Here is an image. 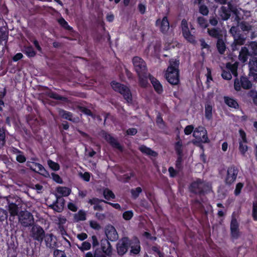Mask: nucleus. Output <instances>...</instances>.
<instances>
[{"label":"nucleus","mask_w":257,"mask_h":257,"mask_svg":"<svg viewBox=\"0 0 257 257\" xmlns=\"http://www.w3.org/2000/svg\"><path fill=\"white\" fill-rule=\"evenodd\" d=\"M217 51L220 54H223L226 50V45L223 41L222 38L218 39L216 43Z\"/></svg>","instance_id":"72a5a7b5"},{"label":"nucleus","mask_w":257,"mask_h":257,"mask_svg":"<svg viewBox=\"0 0 257 257\" xmlns=\"http://www.w3.org/2000/svg\"><path fill=\"white\" fill-rule=\"evenodd\" d=\"M77 247L81 251H84L85 250H89L91 248V243L87 241H84L82 243L81 245H77Z\"/></svg>","instance_id":"09e8293b"},{"label":"nucleus","mask_w":257,"mask_h":257,"mask_svg":"<svg viewBox=\"0 0 257 257\" xmlns=\"http://www.w3.org/2000/svg\"><path fill=\"white\" fill-rule=\"evenodd\" d=\"M26 120L28 124L31 126L32 129H33V125H37L39 121L36 116L33 114H28L26 116Z\"/></svg>","instance_id":"473e14b6"},{"label":"nucleus","mask_w":257,"mask_h":257,"mask_svg":"<svg viewBox=\"0 0 257 257\" xmlns=\"http://www.w3.org/2000/svg\"><path fill=\"white\" fill-rule=\"evenodd\" d=\"M213 107L210 102H207L205 104V117L208 120L212 119Z\"/></svg>","instance_id":"c756f323"},{"label":"nucleus","mask_w":257,"mask_h":257,"mask_svg":"<svg viewBox=\"0 0 257 257\" xmlns=\"http://www.w3.org/2000/svg\"><path fill=\"white\" fill-rule=\"evenodd\" d=\"M182 156H178L177 160L175 163L176 168L179 171H181L183 169L182 165Z\"/></svg>","instance_id":"5fc2aeb1"},{"label":"nucleus","mask_w":257,"mask_h":257,"mask_svg":"<svg viewBox=\"0 0 257 257\" xmlns=\"http://www.w3.org/2000/svg\"><path fill=\"white\" fill-rule=\"evenodd\" d=\"M193 136L195 140H193L192 143L197 146H201L202 143H208L210 141L206 130L202 126H199L195 128Z\"/></svg>","instance_id":"7ed1b4c3"},{"label":"nucleus","mask_w":257,"mask_h":257,"mask_svg":"<svg viewBox=\"0 0 257 257\" xmlns=\"http://www.w3.org/2000/svg\"><path fill=\"white\" fill-rule=\"evenodd\" d=\"M101 202H104V203H107V201L103 200L100 199L96 197H93L91 199H90L88 201V203L90 204L91 205H93V209L94 210H97L99 211H101L103 210V208L100 204V203Z\"/></svg>","instance_id":"4be33fe9"},{"label":"nucleus","mask_w":257,"mask_h":257,"mask_svg":"<svg viewBox=\"0 0 257 257\" xmlns=\"http://www.w3.org/2000/svg\"><path fill=\"white\" fill-rule=\"evenodd\" d=\"M252 87V83L246 76H241L240 79L236 78L234 81V88L239 91L242 88L244 89H249Z\"/></svg>","instance_id":"f8f14e48"},{"label":"nucleus","mask_w":257,"mask_h":257,"mask_svg":"<svg viewBox=\"0 0 257 257\" xmlns=\"http://www.w3.org/2000/svg\"><path fill=\"white\" fill-rule=\"evenodd\" d=\"M240 27L243 32H249L252 29L251 25L245 21H242L240 23Z\"/></svg>","instance_id":"8fccbe9b"},{"label":"nucleus","mask_w":257,"mask_h":257,"mask_svg":"<svg viewBox=\"0 0 257 257\" xmlns=\"http://www.w3.org/2000/svg\"><path fill=\"white\" fill-rule=\"evenodd\" d=\"M106 238L111 241H115L118 238V234L115 227L112 225H107L104 229Z\"/></svg>","instance_id":"dca6fc26"},{"label":"nucleus","mask_w":257,"mask_h":257,"mask_svg":"<svg viewBox=\"0 0 257 257\" xmlns=\"http://www.w3.org/2000/svg\"><path fill=\"white\" fill-rule=\"evenodd\" d=\"M252 56L246 46L242 47L238 55V59L242 63L246 62L248 57Z\"/></svg>","instance_id":"5701e85b"},{"label":"nucleus","mask_w":257,"mask_h":257,"mask_svg":"<svg viewBox=\"0 0 257 257\" xmlns=\"http://www.w3.org/2000/svg\"><path fill=\"white\" fill-rule=\"evenodd\" d=\"M109 239L104 238L100 240L101 251L103 253L108 256L111 255L112 253V246L109 241Z\"/></svg>","instance_id":"aec40b11"},{"label":"nucleus","mask_w":257,"mask_h":257,"mask_svg":"<svg viewBox=\"0 0 257 257\" xmlns=\"http://www.w3.org/2000/svg\"><path fill=\"white\" fill-rule=\"evenodd\" d=\"M9 208L11 217H13V219H14L15 216L16 215V205L14 203L10 204L9 205Z\"/></svg>","instance_id":"6e6d98bb"},{"label":"nucleus","mask_w":257,"mask_h":257,"mask_svg":"<svg viewBox=\"0 0 257 257\" xmlns=\"http://www.w3.org/2000/svg\"><path fill=\"white\" fill-rule=\"evenodd\" d=\"M153 253H156L159 257H165V253L160 250V246L158 245H153L151 248Z\"/></svg>","instance_id":"a18cd8bd"},{"label":"nucleus","mask_w":257,"mask_h":257,"mask_svg":"<svg viewBox=\"0 0 257 257\" xmlns=\"http://www.w3.org/2000/svg\"><path fill=\"white\" fill-rule=\"evenodd\" d=\"M54 257H66L64 251L56 249L54 251Z\"/></svg>","instance_id":"774afa93"},{"label":"nucleus","mask_w":257,"mask_h":257,"mask_svg":"<svg viewBox=\"0 0 257 257\" xmlns=\"http://www.w3.org/2000/svg\"><path fill=\"white\" fill-rule=\"evenodd\" d=\"M230 229L231 237L233 239H238L240 236L239 223L236 218L233 215L230 222Z\"/></svg>","instance_id":"2eb2a0df"},{"label":"nucleus","mask_w":257,"mask_h":257,"mask_svg":"<svg viewBox=\"0 0 257 257\" xmlns=\"http://www.w3.org/2000/svg\"><path fill=\"white\" fill-rule=\"evenodd\" d=\"M199 12L203 16H207L209 13V10L206 6L203 4L199 7Z\"/></svg>","instance_id":"4d7b16f0"},{"label":"nucleus","mask_w":257,"mask_h":257,"mask_svg":"<svg viewBox=\"0 0 257 257\" xmlns=\"http://www.w3.org/2000/svg\"><path fill=\"white\" fill-rule=\"evenodd\" d=\"M243 186L244 184L242 182H239L236 184L235 188L234 191V194L235 196H237L240 195Z\"/></svg>","instance_id":"3c124183"},{"label":"nucleus","mask_w":257,"mask_h":257,"mask_svg":"<svg viewBox=\"0 0 257 257\" xmlns=\"http://www.w3.org/2000/svg\"><path fill=\"white\" fill-rule=\"evenodd\" d=\"M192 256L193 257H210L203 247H198L195 254L193 252L192 253Z\"/></svg>","instance_id":"58836bf2"},{"label":"nucleus","mask_w":257,"mask_h":257,"mask_svg":"<svg viewBox=\"0 0 257 257\" xmlns=\"http://www.w3.org/2000/svg\"><path fill=\"white\" fill-rule=\"evenodd\" d=\"M48 164L50 168L54 171H58L60 169V166L57 163L52 160H49Z\"/></svg>","instance_id":"13d9d810"},{"label":"nucleus","mask_w":257,"mask_h":257,"mask_svg":"<svg viewBox=\"0 0 257 257\" xmlns=\"http://www.w3.org/2000/svg\"><path fill=\"white\" fill-rule=\"evenodd\" d=\"M229 32L232 35L233 38L234 37V36H238L239 35L241 34L238 29L235 26L231 27L229 30Z\"/></svg>","instance_id":"0e129e2a"},{"label":"nucleus","mask_w":257,"mask_h":257,"mask_svg":"<svg viewBox=\"0 0 257 257\" xmlns=\"http://www.w3.org/2000/svg\"><path fill=\"white\" fill-rule=\"evenodd\" d=\"M149 79L155 92L158 94H161L164 91L163 85L160 82L151 74L148 75Z\"/></svg>","instance_id":"6ab92c4d"},{"label":"nucleus","mask_w":257,"mask_h":257,"mask_svg":"<svg viewBox=\"0 0 257 257\" xmlns=\"http://www.w3.org/2000/svg\"><path fill=\"white\" fill-rule=\"evenodd\" d=\"M222 77L225 80H230L232 78V74L227 70H223L221 74Z\"/></svg>","instance_id":"052dcab7"},{"label":"nucleus","mask_w":257,"mask_h":257,"mask_svg":"<svg viewBox=\"0 0 257 257\" xmlns=\"http://www.w3.org/2000/svg\"><path fill=\"white\" fill-rule=\"evenodd\" d=\"M74 218L76 221H84L86 219V215L85 212L82 210H80L77 213L74 214Z\"/></svg>","instance_id":"a19ab883"},{"label":"nucleus","mask_w":257,"mask_h":257,"mask_svg":"<svg viewBox=\"0 0 257 257\" xmlns=\"http://www.w3.org/2000/svg\"><path fill=\"white\" fill-rule=\"evenodd\" d=\"M103 196L107 200H109L110 199H114L115 196L113 192L108 188H106L103 190Z\"/></svg>","instance_id":"37998d69"},{"label":"nucleus","mask_w":257,"mask_h":257,"mask_svg":"<svg viewBox=\"0 0 257 257\" xmlns=\"http://www.w3.org/2000/svg\"><path fill=\"white\" fill-rule=\"evenodd\" d=\"M33 165L34 166V169L33 170V171L37 172L44 176H46V175L48 174V172L42 165L38 163H36V164H33Z\"/></svg>","instance_id":"2f4dec72"},{"label":"nucleus","mask_w":257,"mask_h":257,"mask_svg":"<svg viewBox=\"0 0 257 257\" xmlns=\"http://www.w3.org/2000/svg\"><path fill=\"white\" fill-rule=\"evenodd\" d=\"M131 239L127 236H124L118 240L116 245V251L119 256L125 254L130 248Z\"/></svg>","instance_id":"1a4fd4ad"},{"label":"nucleus","mask_w":257,"mask_h":257,"mask_svg":"<svg viewBox=\"0 0 257 257\" xmlns=\"http://www.w3.org/2000/svg\"><path fill=\"white\" fill-rule=\"evenodd\" d=\"M139 150L146 155L156 157L158 153L155 151L152 150L150 148L147 147L145 145H142L139 147Z\"/></svg>","instance_id":"a878e982"},{"label":"nucleus","mask_w":257,"mask_h":257,"mask_svg":"<svg viewBox=\"0 0 257 257\" xmlns=\"http://www.w3.org/2000/svg\"><path fill=\"white\" fill-rule=\"evenodd\" d=\"M248 67L249 69V75H252L255 79V74L254 72H257V58L253 57L250 59L248 63Z\"/></svg>","instance_id":"b1692460"},{"label":"nucleus","mask_w":257,"mask_h":257,"mask_svg":"<svg viewBox=\"0 0 257 257\" xmlns=\"http://www.w3.org/2000/svg\"><path fill=\"white\" fill-rule=\"evenodd\" d=\"M208 35L214 38H216L217 40L222 37V35L221 33V31L218 28H211L208 29L207 30Z\"/></svg>","instance_id":"7c9ffc66"},{"label":"nucleus","mask_w":257,"mask_h":257,"mask_svg":"<svg viewBox=\"0 0 257 257\" xmlns=\"http://www.w3.org/2000/svg\"><path fill=\"white\" fill-rule=\"evenodd\" d=\"M174 149L178 156L183 155L182 141H177L174 144Z\"/></svg>","instance_id":"79ce46f5"},{"label":"nucleus","mask_w":257,"mask_h":257,"mask_svg":"<svg viewBox=\"0 0 257 257\" xmlns=\"http://www.w3.org/2000/svg\"><path fill=\"white\" fill-rule=\"evenodd\" d=\"M252 217L254 221H257V200L252 203Z\"/></svg>","instance_id":"603ef678"},{"label":"nucleus","mask_w":257,"mask_h":257,"mask_svg":"<svg viewBox=\"0 0 257 257\" xmlns=\"http://www.w3.org/2000/svg\"><path fill=\"white\" fill-rule=\"evenodd\" d=\"M182 34L184 38L188 42L192 44L196 43V37L192 35L189 29L187 21L183 19L181 23Z\"/></svg>","instance_id":"9b49d317"},{"label":"nucleus","mask_w":257,"mask_h":257,"mask_svg":"<svg viewBox=\"0 0 257 257\" xmlns=\"http://www.w3.org/2000/svg\"><path fill=\"white\" fill-rule=\"evenodd\" d=\"M238 64L237 62H235L233 64H231L230 62H228L226 64V69L230 71L231 74L234 76H237V68Z\"/></svg>","instance_id":"c85d7f7f"},{"label":"nucleus","mask_w":257,"mask_h":257,"mask_svg":"<svg viewBox=\"0 0 257 257\" xmlns=\"http://www.w3.org/2000/svg\"><path fill=\"white\" fill-rule=\"evenodd\" d=\"M130 254L131 255H137L140 253L141 249V243L139 238L135 236L131 239L130 241Z\"/></svg>","instance_id":"a211bd4d"},{"label":"nucleus","mask_w":257,"mask_h":257,"mask_svg":"<svg viewBox=\"0 0 257 257\" xmlns=\"http://www.w3.org/2000/svg\"><path fill=\"white\" fill-rule=\"evenodd\" d=\"M132 61L135 70L138 76L147 75V65L142 58L138 56H135L133 58Z\"/></svg>","instance_id":"6e6552de"},{"label":"nucleus","mask_w":257,"mask_h":257,"mask_svg":"<svg viewBox=\"0 0 257 257\" xmlns=\"http://www.w3.org/2000/svg\"><path fill=\"white\" fill-rule=\"evenodd\" d=\"M59 114L60 116L63 118L72 121L73 122H76L75 118H73V113L71 112L66 111L64 109H60L59 111Z\"/></svg>","instance_id":"bb28decb"},{"label":"nucleus","mask_w":257,"mask_h":257,"mask_svg":"<svg viewBox=\"0 0 257 257\" xmlns=\"http://www.w3.org/2000/svg\"><path fill=\"white\" fill-rule=\"evenodd\" d=\"M139 78V84L140 85L143 87H147L148 85V80H147V77L146 76V75H145L144 76L141 75L138 76Z\"/></svg>","instance_id":"864d4df0"},{"label":"nucleus","mask_w":257,"mask_h":257,"mask_svg":"<svg viewBox=\"0 0 257 257\" xmlns=\"http://www.w3.org/2000/svg\"><path fill=\"white\" fill-rule=\"evenodd\" d=\"M189 189L192 193L202 196L204 195L209 190V186L203 180L197 178L190 184Z\"/></svg>","instance_id":"f03ea898"},{"label":"nucleus","mask_w":257,"mask_h":257,"mask_svg":"<svg viewBox=\"0 0 257 257\" xmlns=\"http://www.w3.org/2000/svg\"><path fill=\"white\" fill-rule=\"evenodd\" d=\"M78 109L80 112L83 113L84 114L87 115V116H89L91 117L93 116V112L91 111L90 109H89V108H87L85 106L79 105L78 106Z\"/></svg>","instance_id":"de8ad7c7"},{"label":"nucleus","mask_w":257,"mask_h":257,"mask_svg":"<svg viewBox=\"0 0 257 257\" xmlns=\"http://www.w3.org/2000/svg\"><path fill=\"white\" fill-rule=\"evenodd\" d=\"M51 177L52 179L57 183L62 184L63 183V180L60 176L55 173H51Z\"/></svg>","instance_id":"69168bd1"},{"label":"nucleus","mask_w":257,"mask_h":257,"mask_svg":"<svg viewBox=\"0 0 257 257\" xmlns=\"http://www.w3.org/2000/svg\"><path fill=\"white\" fill-rule=\"evenodd\" d=\"M228 8L225 6H222L220 8L222 20L226 21L229 19L230 17V12L235 13L236 10H233V6L230 3L228 4Z\"/></svg>","instance_id":"412c9836"},{"label":"nucleus","mask_w":257,"mask_h":257,"mask_svg":"<svg viewBox=\"0 0 257 257\" xmlns=\"http://www.w3.org/2000/svg\"><path fill=\"white\" fill-rule=\"evenodd\" d=\"M106 254L103 253L99 248H96L94 252L89 251L85 254V257H106Z\"/></svg>","instance_id":"f704fd0d"},{"label":"nucleus","mask_w":257,"mask_h":257,"mask_svg":"<svg viewBox=\"0 0 257 257\" xmlns=\"http://www.w3.org/2000/svg\"><path fill=\"white\" fill-rule=\"evenodd\" d=\"M89 225L91 228L96 230H99L101 229L100 225L95 220H90Z\"/></svg>","instance_id":"680f3d73"},{"label":"nucleus","mask_w":257,"mask_h":257,"mask_svg":"<svg viewBox=\"0 0 257 257\" xmlns=\"http://www.w3.org/2000/svg\"><path fill=\"white\" fill-rule=\"evenodd\" d=\"M102 137L113 148L116 149L121 152L123 151V147L119 144L117 140L111 136L110 134L103 131Z\"/></svg>","instance_id":"ddd939ff"},{"label":"nucleus","mask_w":257,"mask_h":257,"mask_svg":"<svg viewBox=\"0 0 257 257\" xmlns=\"http://www.w3.org/2000/svg\"><path fill=\"white\" fill-rule=\"evenodd\" d=\"M194 127L193 125H188L184 128V134L186 135H190L194 132Z\"/></svg>","instance_id":"338daca9"},{"label":"nucleus","mask_w":257,"mask_h":257,"mask_svg":"<svg viewBox=\"0 0 257 257\" xmlns=\"http://www.w3.org/2000/svg\"><path fill=\"white\" fill-rule=\"evenodd\" d=\"M156 27H159L160 32L166 35L168 33L170 28V23L167 16H165L162 20L158 19L155 23Z\"/></svg>","instance_id":"4468645a"},{"label":"nucleus","mask_w":257,"mask_h":257,"mask_svg":"<svg viewBox=\"0 0 257 257\" xmlns=\"http://www.w3.org/2000/svg\"><path fill=\"white\" fill-rule=\"evenodd\" d=\"M246 41V38L242 34L238 36H234L233 42L231 45V48L232 51L239 50L240 46L243 45Z\"/></svg>","instance_id":"f3484780"},{"label":"nucleus","mask_w":257,"mask_h":257,"mask_svg":"<svg viewBox=\"0 0 257 257\" xmlns=\"http://www.w3.org/2000/svg\"><path fill=\"white\" fill-rule=\"evenodd\" d=\"M239 168L234 164L230 165L226 168V175L224 177V182L227 186H231L236 181Z\"/></svg>","instance_id":"423d86ee"},{"label":"nucleus","mask_w":257,"mask_h":257,"mask_svg":"<svg viewBox=\"0 0 257 257\" xmlns=\"http://www.w3.org/2000/svg\"><path fill=\"white\" fill-rule=\"evenodd\" d=\"M30 236L34 240L41 243L45 237V232L41 226L34 224L30 230Z\"/></svg>","instance_id":"9d476101"},{"label":"nucleus","mask_w":257,"mask_h":257,"mask_svg":"<svg viewBox=\"0 0 257 257\" xmlns=\"http://www.w3.org/2000/svg\"><path fill=\"white\" fill-rule=\"evenodd\" d=\"M223 99L224 103L228 107L233 108L234 109H238L239 108V104L238 102L234 98L227 96H224Z\"/></svg>","instance_id":"393cba45"},{"label":"nucleus","mask_w":257,"mask_h":257,"mask_svg":"<svg viewBox=\"0 0 257 257\" xmlns=\"http://www.w3.org/2000/svg\"><path fill=\"white\" fill-rule=\"evenodd\" d=\"M133 215L134 213L132 210H128L123 213L122 217L125 220H129L133 217Z\"/></svg>","instance_id":"e2e57ef3"},{"label":"nucleus","mask_w":257,"mask_h":257,"mask_svg":"<svg viewBox=\"0 0 257 257\" xmlns=\"http://www.w3.org/2000/svg\"><path fill=\"white\" fill-rule=\"evenodd\" d=\"M56 191L58 194L61 195V196H68L70 195L71 190L67 187L59 186L56 188Z\"/></svg>","instance_id":"e433bc0d"},{"label":"nucleus","mask_w":257,"mask_h":257,"mask_svg":"<svg viewBox=\"0 0 257 257\" xmlns=\"http://www.w3.org/2000/svg\"><path fill=\"white\" fill-rule=\"evenodd\" d=\"M47 95L53 99H54L55 100H61V101H65L67 100V98L65 96H61L57 94L56 92L50 91L47 92Z\"/></svg>","instance_id":"ea45409f"},{"label":"nucleus","mask_w":257,"mask_h":257,"mask_svg":"<svg viewBox=\"0 0 257 257\" xmlns=\"http://www.w3.org/2000/svg\"><path fill=\"white\" fill-rule=\"evenodd\" d=\"M248 150V147L246 145H243L242 141H239V150L242 155H244Z\"/></svg>","instance_id":"bf43d9fd"},{"label":"nucleus","mask_w":257,"mask_h":257,"mask_svg":"<svg viewBox=\"0 0 257 257\" xmlns=\"http://www.w3.org/2000/svg\"><path fill=\"white\" fill-rule=\"evenodd\" d=\"M112 88L116 92L121 94L123 98L127 103L132 102V95L128 87L115 81H112L110 83Z\"/></svg>","instance_id":"20e7f679"},{"label":"nucleus","mask_w":257,"mask_h":257,"mask_svg":"<svg viewBox=\"0 0 257 257\" xmlns=\"http://www.w3.org/2000/svg\"><path fill=\"white\" fill-rule=\"evenodd\" d=\"M58 22L63 29L71 32H74L73 28L69 25L68 22L63 18H59L58 20Z\"/></svg>","instance_id":"4c0bfd02"},{"label":"nucleus","mask_w":257,"mask_h":257,"mask_svg":"<svg viewBox=\"0 0 257 257\" xmlns=\"http://www.w3.org/2000/svg\"><path fill=\"white\" fill-rule=\"evenodd\" d=\"M142 189L140 187H138L135 189H131V193L132 195V197L134 199H136L137 198L139 197L140 193H142Z\"/></svg>","instance_id":"49530a36"},{"label":"nucleus","mask_w":257,"mask_h":257,"mask_svg":"<svg viewBox=\"0 0 257 257\" xmlns=\"http://www.w3.org/2000/svg\"><path fill=\"white\" fill-rule=\"evenodd\" d=\"M56 200L55 201L56 203L57 204V207L58 208L57 210L58 212H61L63 208L65 205V200L61 196H58L56 195Z\"/></svg>","instance_id":"c9c22d12"},{"label":"nucleus","mask_w":257,"mask_h":257,"mask_svg":"<svg viewBox=\"0 0 257 257\" xmlns=\"http://www.w3.org/2000/svg\"><path fill=\"white\" fill-rule=\"evenodd\" d=\"M112 88L116 92L121 94L123 98L127 103L132 102V95L128 87L115 81H112L110 83Z\"/></svg>","instance_id":"39448f33"},{"label":"nucleus","mask_w":257,"mask_h":257,"mask_svg":"<svg viewBox=\"0 0 257 257\" xmlns=\"http://www.w3.org/2000/svg\"><path fill=\"white\" fill-rule=\"evenodd\" d=\"M18 205H17V216L21 225L25 227L31 226L34 224V219L31 213L28 211H22L18 214Z\"/></svg>","instance_id":"0eeeda50"},{"label":"nucleus","mask_w":257,"mask_h":257,"mask_svg":"<svg viewBox=\"0 0 257 257\" xmlns=\"http://www.w3.org/2000/svg\"><path fill=\"white\" fill-rule=\"evenodd\" d=\"M197 22L199 26L203 29H205L208 26L207 20L203 17H198L197 19Z\"/></svg>","instance_id":"c03bdc74"},{"label":"nucleus","mask_w":257,"mask_h":257,"mask_svg":"<svg viewBox=\"0 0 257 257\" xmlns=\"http://www.w3.org/2000/svg\"><path fill=\"white\" fill-rule=\"evenodd\" d=\"M244 46H246L248 49L249 53L252 56L257 55V42L251 41L247 44H245Z\"/></svg>","instance_id":"cd10ccee"},{"label":"nucleus","mask_w":257,"mask_h":257,"mask_svg":"<svg viewBox=\"0 0 257 257\" xmlns=\"http://www.w3.org/2000/svg\"><path fill=\"white\" fill-rule=\"evenodd\" d=\"M179 64V60L172 58L169 60V65L165 76L167 81L172 85H176L180 83Z\"/></svg>","instance_id":"f257e3e1"}]
</instances>
